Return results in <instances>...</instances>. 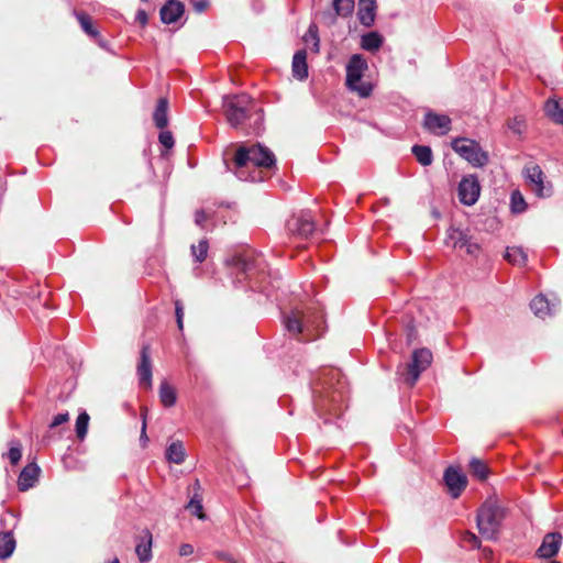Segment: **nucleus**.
I'll list each match as a JSON object with an SVG mask.
<instances>
[{
  "instance_id": "nucleus-1",
  "label": "nucleus",
  "mask_w": 563,
  "mask_h": 563,
  "mask_svg": "<svg viewBox=\"0 0 563 563\" xmlns=\"http://www.w3.org/2000/svg\"><path fill=\"white\" fill-rule=\"evenodd\" d=\"M274 164L275 156L268 147L261 144L241 146L234 155V174L241 180L255 181L261 179L260 172L249 173L250 166L268 168Z\"/></svg>"
},
{
  "instance_id": "nucleus-2",
  "label": "nucleus",
  "mask_w": 563,
  "mask_h": 563,
  "mask_svg": "<svg viewBox=\"0 0 563 563\" xmlns=\"http://www.w3.org/2000/svg\"><path fill=\"white\" fill-rule=\"evenodd\" d=\"M223 109L228 123L232 128H239L255 115L252 125L253 131L258 132L262 128V111L256 108L252 98L245 93L235 96H225L223 98Z\"/></svg>"
},
{
  "instance_id": "nucleus-3",
  "label": "nucleus",
  "mask_w": 563,
  "mask_h": 563,
  "mask_svg": "<svg viewBox=\"0 0 563 563\" xmlns=\"http://www.w3.org/2000/svg\"><path fill=\"white\" fill-rule=\"evenodd\" d=\"M504 518L505 511L498 499L488 498L477 514V527L482 536L495 539Z\"/></svg>"
},
{
  "instance_id": "nucleus-4",
  "label": "nucleus",
  "mask_w": 563,
  "mask_h": 563,
  "mask_svg": "<svg viewBox=\"0 0 563 563\" xmlns=\"http://www.w3.org/2000/svg\"><path fill=\"white\" fill-rule=\"evenodd\" d=\"M367 67L366 59L360 54L352 55L346 65V86L362 98L368 97L373 90L369 82L362 80Z\"/></svg>"
},
{
  "instance_id": "nucleus-5",
  "label": "nucleus",
  "mask_w": 563,
  "mask_h": 563,
  "mask_svg": "<svg viewBox=\"0 0 563 563\" xmlns=\"http://www.w3.org/2000/svg\"><path fill=\"white\" fill-rule=\"evenodd\" d=\"M452 148L474 167H483L488 162V155L479 144L471 139L457 137L452 141Z\"/></svg>"
},
{
  "instance_id": "nucleus-6",
  "label": "nucleus",
  "mask_w": 563,
  "mask_h": 563,
  "mask_svg": "<svg viewBox=\"0 0 563 563\" xmlns=\"http://www.w3.org/2000/svg\"><path fill=\"white\" fill-rule=\"evenodd\" d=\"M523 176L531 191L539 198H545L552 194V185L545 181V175L537 164L526 165Z\"/></svg>"
},
{
  "instance_id": "nucleus-7",
  "label": "nucleus",
  "mask_w": 563,
  "mask_h": 563,
  "mask_svg": "<svg viewBox=\"0 0 563 563\" xmlns=\"http://www.w3.org/2000/svg\"><path fill=\"white\" fill-rule=\"evenodd\" d=\"M432 362V354L427 349L416 350L412 353L411 362L407 365L406 382L412 386L418 380L420 374L426 371Z\"/></svg>"
},
{
  "instance_id": "nucleus-8",
  "label": "nucleus",
  "mask_w": 563,
  "mask_h": 563,
  "mask_svg": "<svg viewBox=\"0 0 563 563\" xmlns=\"http://www.w3.org/2000/svg\"><path fill=\"white\" fill-rule=\"evenodd\" d=\"M288 232L299 239H308L316 230L314 221L309 212H300L287 221Z\"/></svg>"
},
{
  "instance_id": "nucleus-9",
  "label": "nucleus",
  "mask_w": 563,
  "mask_h": 563,
  "mask_svg": "<svg viewBox=\"0 0 563 563\" xmlns=\"http://www.w3.org/2000/svg\"><path fill=\"white\" fill-rule=\"evenodd\" d=\"M481 186L475 176L464 177L459 184V198L463 205L473 206L479 197Z\"/></svg>"
},
{
  "instance_id": "nucleus-10",
  "label": "nucleus",
  "mask_w": 563,
  "mask_h": 563,
  "mask_svg": "<svg viewBox=\"0 0 563 563\" xmlns=\"http://www.w3.org/2000/svg\"><path fill=\"white\" fill-rule=\"evenodd\" d=\"M444 482L450 495L457 498L465 489L467 479L466 476L454 467H449L444 473Z\"/></svg>"
},
{
  "instance_id": "nucleus-11",
  "label": "nucleus",
  "mask_w": 563,
  "mask_h": 563,
  "mask_svg": "<svg viewBox=\"0 0 563 563\" xmlns=\"http://www.w3.org/2000/svg\"><path fill=\"white\" fill-rule=\"evenodd\" d=\"M423 126L437 135H445L451 130V119L445 114L428 112L424 115Z\"/></svg>"
},
{
  "instance_id": "nucleus-12",
  "label": "nucleus",
  "mask_w": 563,
  "mask_h": 563,
  "mask_svg": "<svg viewBox=\"0 0 563 563\" xmlns=\"http://www.w3.org/2000/svg\"><path fill=\"white\" fill-rule=\"evenodd\" d=\"M137 376L140 385L142 387L146 389L152 387V362L148 345H144L141 350V360L137 366Z\"/></svg>"
},
{
  "instance_id": "nucleus-13",
  "label": "nucleus",
  "mask_w": 563,
  "mask_h": 563,
  "mask_svg": "<svg viewBox=\"0 0 563 563\" xmlns=\"http://www.w3.org/2000/svg\"><path fill=\"white\" fill-rule=\"evenodd\" d=\"M562 536L559 532L547 533L539 547L537 554L543 559H550L554 556L561 547Z\"/></svg>"
},
{
  "instance_id": "nucleus-14",
  "label": "nucleus",
  "mask_w": 563,
  "mask_h": 563,
  "mask_svg": "<svg viewBox=\"0 0 563 563\" xmlns=\"http://www.w3.org/2000/svg\"><path fill=\"white\" fill-rule=\"evenodd\" d=\"M559 303L560 300L556 297L550 300L545 296L539 295L532 299L530 307L537 317L544 319L553 313Z\"/></svg>"
},
{
  "instance_id": "nucleus-15",
  "label": "nucleus",
  "mask_w": 563,
  "mask_h": 563,
  "mask_svg": "<svg viewBox=\"0 0 563 563\" xmlns=\"http://www.w3.org/2000/svg\"><path fill=\"white\" fill-rule=\"evenodd\" d=\"M40 475V467L35 463L27 464L20 473L18 478V487L20 490L25 492L33 487L37 482Z\"/></svg>"
},
{
  "instance_id": "nucleus-16",
  "label": "nucleus",
  "mask_w": 563,
  "mask_h": 563,
  "mask_svg": "<svg viewBox=\"0 0 563 563\" xmlns=\"http://www.w3.org/2000/svg\"><path fill=\"white\" fill-rule=\"evenodd\" d=\"M159 13L163 23L172 24L184 14V4L178 0H169Z\"/></svg>"
},
{
  "instance_id": "nucleus-17",
  "label": "nucleus",
  "mask_w": 563,
  "mask_h": 563,
  "mask_svg": "<svg viewBox=\"0 0 563 563\" xmlns=\"http://www.w3.org/2000/svg\"><path fill=\"white\" fill-rule=\"evenodd\" d=\"M292 75L299 80L308 77L307 52L299 49L295 53L291 64Z\"/></svg>"
},
{
  "instance_id": "nucleus-18",
  "label": "nucleus",
  "mask_w": 563,
  "mask_h": 563,
  "mask_svg": "<svg viewBox=\"0 0 563 563\" xmlns=\"http://www.w3.org/2000/svg\"><path fill=\"white\" fill-rule=\"evenodd\" d=\"M544 112L553 122L563 124V99H548L544 103Z\"/></svg>"
},
{
  "instance_id": "nucleus-19",
  "label": "nucleus",
  "mask_w": 563,
  "mask_h": 563,
  "mask_svg": "<svg viewBox=\"0 0 563 563\" xmlns=\"http://www.w3.org/2000/svg\"><path fill=\"white\" fill-rule=\"evenodd\" d=\"M152 533L146 529L143 531L140 542L136 544L135 552L141 562L150 561L152 558Z\"/></svg>"
},
{
  "instance_id": "nucleus-20",
  "label": "nucleus",
  "mask_w": 563,
  "mask_h": 563,
  "mask_svg": "<svg viewBox=\"0 0 563 563\" xmlns=\"http://www.w3.org/2000/svg\"><path fill=\"white\" fill-rule=\"evenodd\" d=\"M376 2L358 3L357 18L362 25L369 27L374 24L376 18Z\"/></svg>"
},
{
  "instance_id": "nucleus-21",
  "label": "nucleus",
  "mask_w": 563,
  "mask_h": 563,
  "mask_svg": "<svg viewBox=\"0 0 563 563\" xmlns=\"http://www.w3.org/2000/svg\"><path fill=\"white\" fill-rule=\"evenodd\" d=\"M468 235L460 229L451 228L448 231L445 244L455 250H463Z\"/></svg>"
},
{
  "instance_id": "nucleus-22",
  "label": "nucleus",
  "mask_w": 563,
  "mask_h": 563,
  "mask_svg": "<svg viewBox=\"0 0 563 563\" xmlns=\"http://www.w3.org/2000/svg\"><path fill=\"white\" fill-rule=\"evenodd\" d=\"M167 111L168 101L166 98H161L153 114V120L158 129H164L168 124Z\"/></svg>"
},
{
  "instance_id": "nucleus-23",
  "label": "nucleus",
  "mask_w": 563,
  "mask_h": 563,
  "mask_svg": "<svg viewBox=\"0 0 563 563\" xmlns=\"http://www.w3.org/2000/svg\"><path fill=\"white\" fill-rule=\"evenodd\" d=\"M383 36L377 32H369L361 37V47L368 52H376L383 44Z\"/></svg>"
},
{
  "instance_id": "nucleus-24",
  "label": "nucleus",
  "mask_w": 563,
  "mask_h": 563,
  "mask_svg": "<svg viewBox=\"0 0 563 563\" xmlns=\"http://www.w3.org/2000/svg\"><path fill=\"white\" fill-rule=\"evenodd\" d=\"M186 452L180 441H175L169 444L166 450V459L175 464H181L185 461Z\"/></svg>"
},
{
  "instance_id": "nucleus-25",
  "label": "nucleus",
  "mask_w": 563,
  "mask_h": 563,
  "mask_svg": "<svg viewBox=\"0 0 563 563\" xmlns=\"http://www.w3.org/2000/svg\"><path fill=\"white\" fill-rule=\"evenodd\" d=\"M15 549V540L11 532L0 533V560L8 559Z\"/></svg>"
},
{
  "instance_id": "nucleus-26",
  "label": "nucleus",
  "mask_w": 563,
  "mask_h": 563,
  "mask_svg": "<svg viewBox=\"0 0 563 563\" xmlns=\"http://www.w3.org/2000/svg\"><path fill=\"white\" fill-rule=\"evenodd\" d=\"M505 258L512 265L523 266L528 261V255L523 249L510 246L506 249Z\"/></svg>"
},
{
  "instance_id": "nucleus-27",
  "label": "nucleus",
  "mask_w": 563,
  "mask_h": 563,
  "mask_svg": "<svg viewBox=\"0 0 563 563\" xmlns=\"http://www.w3.org/2000/svg\"><path fill=\"white\" fill-rule=\"evenodd\" d=\"M159 399L163 406L173 407L176 404V390L166 382H162L159 385Z\"/></svg>"
},
{
  "instance_id": "nucleus-28",
  "label": "nucleus",
  "mask_w": 563,
  "mask_h": 563,
  "mask_svg": "<svg viewBox=\"0 0 563 563\" xmlns=\"http://www.w3.org/2000/svg\"><path fill=\"white\" fill-rule=\"evenodd\" d=\"M412 153L416 156L417 161L422 166H429L432 164L433 155H432V151L429 146L415 145L412 147Z\"/></svg>"
},
{
  "instance_id": "nucleus-29",
  "label": "nucleus",
  "mask_w": 563,
  "mask_h": 563,
  "mask_svg": "<svg viewBox=\"0 0 563 563\" xmlns=\"http://www.w3.org/2000/svg\"><path fill=\"white\" fill-rule=\"evenodd\" d=\"M470 468L472 474L481 481L485 479L488 475L487 465L479 459L473 457L470 461Z\"/></svg>"
},
{
  "instance_id": "nucleus-30",
  "label": "nucleus",
  "mask_w": 563,
  "mask_h": 563,
  "mask_svg": "<svg viewBox=\"0 0 563 563\" xmlns=\"http://www.w3.org/2000/svg\"><path fill=\"white\" fill-rule=\"evenodd\" d=\"M285 327L290 333L298 334L301 332V318L298 311L285 318Z\"/></svg>"
},
{
  "instance_id": "nucleus-31",
  "label": "nucleus",
  "mask_w": 563,
  "mask_h": 563,
  "mask_svg": "<svg viewBox=\"0 0 563 563\" xmlns=\"http://www.w3.org/2000/svg\"><path fill=\"white\" fill-rule=\"evenodd\" d=\"M89 419V415L85 411L79 413V416L77 417L76 435L79 440H84L88 432Z\"/></svg>"
},
{
  "instance_id": "nucleus-32",
  "label": "nucleus",
  "mask_w": 563,
  "mask_h": 563,
  "mask_svg": "<svg viewBox=\"0 0 563 563\" xmlns=\"http://www.w3.org/2000/svg\"><path fill=\"white\" fill-rule=\"evenodd\" d=\"M208 249L209 245L207 240H200L197 245H191V254L196 262L201 263L207 258Z\"/></svg>"
},
{
  "instance_id": "nucleus-33",
  "label": "nucleus",
  "mask_w": 563,
  "mask_h": 563,
  "mask_svg": "<svg viewBox=\"0 0 563 563\" xmlns=\"http://www.w3.org/2000/svg\"><path fill=\"white\" fill-rule=\"evenodd\" d=\"M76 16L78 22L80 23V26L88 35L93 37L99 35V32L93 26L89 15H87L86 13H77Z\"/></svg>"
},
{
  "instance_id": "nucleus-34",
  "label": "nucleus",
  "mask_w": 563,
  "mask_h": 563,
  "mask_svg": "<svg viewBox=\"0 0 563 563\" xmlns=\"http://www.w3.org/2000/svg\"><path fill=\"white\" fill-rule=\"evenodd\" d=\"M333 8L339 15H349L354 9L353 0H333Z\"/></svg>"
},
{
  "instance_id": "nucleus-35",
  "label": "nucleus",
  "mask_w": 563,
  "mask_h": 563,
  "mask_svg": "<svg viewBox=\"0 0 563 563\" xmlns=\"http://www.w3.org/2000/svg\"><path fill=\"white\" fill-rule=\"evenodd\" d=\"M21 456H22V451H21L20 442L19 441H11L10 442V450L8 452V457L10 460V462L13 465H15L21 460Z\"/></svg>"
},
{
  "instance_id": "nucleus-36",
  "label": "nucleus",
  "mask_w": 563,
  "mask_h": 563,
  "mask_svg": "<svg viewBox=\"0 0 563 563\" xmlns=\"http://www.w3.org/2000/svg\"><path fill=\"white\" fill-rule=\"evenodd\" d=\"M303 41L306 44L312 43L313 51L316 53L319 52V37L317 34V27L314 25H310L307 33L303 36Z\"/></svg>"
},
{
  "instance_id": "nucleus-37",
  "label": "nucleus",
  "mask_w": 563,
  "mask_h": 563,
  "mask_svg": "<svg viewBox=\"0 0 563 563\" xmlns=\"http://www.w3.org/2000/svg\"><path fill=\"white\" fill-rule=\"evenodd\" d=\"M527 208L526 201L519 191L511 194V209L514 212H522Z\"/></svg>"
},
{
  "instance_id": "nucleus-38",
  "label": "nucleus",
  "mask_w": 563,
  "mask_h": 563,
  "mask_svg": "<svg viewBox=\"0 0 563 563\" xmlns=\"http://www.w3.org/2000/svg\"><path fill=\"white\" fill-rule=\"evenodd\" d=\"M508 128L516 134H521L526 129V120L521 115H517L508 121Z\"/></svg>"
},
{
  "instance_id": "nucleus-39",
  "label": "nucleus",
  "mask_w": 563,
  "mask_h": 563,
  "mask_svg": "<svg viewBox=\"0 0 563 563\" xmlns=\"http://www.w3.org/2000/svg\"><path fill=\"white\" fill-rule=\"evenodd\" d=\"M187 508L191 511L192 515L197 516L199 519L203 520L206 518L200 499H197L196 497L191 498L187 505Z\"/></svg>"
},
{
  "instance_id": "nucleus-40",
  "label": "nucleus",
  "mask_w": 563,
  "mask_h": 563,
  "mask_svg": "<svg viewBox=\"0 0 563 563\" xmlns=\"http://www.w3.org/2000/svg\"><path fill=\"white\" fill-rule=\"evenodd\" d=\"M159 143L166 148L170 150L174 146V137L172 132L162 131L158 136Z\"/></svg>"
},
{
  "instance_id": "nucleus-41",
  "label": "nucleus",
  "mask_w": 563,
  "mask_h": 563,
  "mask_svg": "<svg viewBox=\"0 0 563 563\" xmlns=\"http://www.w3.org/2000/svg\"><path fill=\"white\" fill-rule=\"evenodd\" d=\"M463 250H465V252L471 256H477L481 246L477 242L473 241L472 238L468 236Z\"/></svg>"
},
{
  "instance_id": "nucleus-42",
  "label": "nucleus",
  "mask_w": 563,
  "mask_h": 563,
  "mask_svg": "<svg viewBox=\"0 0 563 563\" xmlns=\"http://www.w3.org/2000/svg\"><path fill=\"white\" fill-rule=\"evenodd\" d=\"M175 314L177 320V327L181 331L184 328V307L179 300L175 301Z\"/></svg>"
},
{
  "instance_id": "nucleus-43",
  "label": "nucleus",
  "mask_w": 563,
  "mask_h": 563,
  "mask_svg": "<svg viewBox=\"0 0 563 563\" xmlns=\"http://www.w3.org/2000/svg\"><path fill=\"white\" fill-rule=\"evenodd\" d=\"M68 419H69V415H68L67 412L58 413V415H56V416L53 418V420H52V422H51L49 427H51V428H55V427H57V426H59V424H63V423L67 422V421H68Z\"/></svg>"
},
{
  "instance_id": "nucleus-44",
  "label": "nucleus",
  "mask_w": 563,
  "mask_h": 563,
  "mask_svg": "<svg viewBox=\"0 0 563 563\" xmlns=\"http://www.w3.org/2000/svg\"><path fill=\"white\" fill-rule=\"evenodd\" d=\"M142 416H143V423H142V430H141L140 440L142 442V445L145 446L147 444V442H148V438H147V434H146V413L143 412Z\"/></svg>"
},
{
  "instance_id": "nucleus-45",
  "label": "nucleus",
  "mask_w": 563,
  "mask_h": 563,
  "mask_svg": "<svg viewBox=\"0 0 563 563\" xmlns=\"http://www.w3.org/2000/svg\"><path fill=\"white\" fill-rule=\"evenodd\" d=\"M135 21L140 23L141 26H145L148 21L147 13L144 10H137Z\"/></svg>"
},
{
  "instance_id": "nucleus-46",
  "label": "nucleus",
  "mask_w": 563,
  "mask_h": 563,
  "mask_svg": "<svg viewBox=\"0 0 563 563\" xmlns=\"http://www.w3.org/2000/svg\"><path fill=\"white\" fill-rule=\"evenodd\" d=\"M194 553V547L189 543H184L179 547L180 556H189Z\"/></svg>"
},
{
  "instance_id": "nucleus-47",
  "label": "nucleus",
  "mask_w": 563,
  "mask_h": 563,
  "mask_svg": "<svg viewBox=\"0 0 563 563\" xmlns=\"http://www.w3.org/2000/svg\"><path fill=\"white\" fill-rule=\"evenodd\" d=\"M207 216L202 210H198L195 213V222L197 225L202 227L203 222L206 221Z\"/></svg>"
},
{
  "instance_id": "nucleus-48",
  "label": "nucleus",
  "mask_w": 563,
  "mask_h": 563,
  "mask_svg": "<svg viewBox=\"0 0 563 563\" xmlns=\"http://www.w3.org/2000/svg\"><path fill=\"white\" fill-rule=\"evenodd\" d=\"M207 7H208V2L205 0L194 2V8L197 12H203Z\"/></svg>"
},
{
  "instance_id": "nucleus-49",
  "label": "nucleus",
  "mask_w": 563,
  "mask_h": 563,
  "mask_svg": "<svg viewBox=\"0 0 563 563\" xmlns=\"http://www.w3.org/2000/svg\"><path fill=\"white\" fill-rule=\"evenodd\" d=\"M465 541H468L472 544V547H474V548L479 545L478 538L475 534H473V533H467L465 536Z\"/></svg>"
},
{
  "instance_id": "nucleus-50",
  "label": "nucleus",
  "mask_w": 563,
  "mask_h": 563,
  "mask_svg": "<svg viewBox=\"0 0 563 563\" xmlns=\"http://www.w3.org/2000/svg\"><path fill=\"white\" fill-rule=\"evenodd\" d=\"M217 555H218V558L223 559V560H231L230 555L224 552H219Z\"/></svg>"
},
{
  "instance_id": "nucleus-51",
  "label": "nucleus",
  "mask_w": 563,
  "mask_h": 563,
  "mask_svg": "<svg viewBox=\"0 0 563 563\" xmlns=\"http://www.w3.org/2000/svg\"><path fill=\"white\" fill-rule=\"evenodd\" d=\"M376 2V0H358V3H367V4H371V3H374Z\"/></svg>"
},
{
  "instance_id": "nucleus-52",
  "label": "nucleus",
  "mask_w": 563,
  "mask_h": 563,
  "mask_svg": "<svg viewBox=\"0 0 563 563\" xmlns=\"http://www.w3.org/2000/svg\"><path fill=\"white\" fill-rule=\"evenodd\" d=\"M109 563H120V561H119L118 559H114V560H112V561H111V562H109Z\"/></svg>"
},
{
  "instance_id": "nucleus-53",
  "label": "nucleus",
  "mask_w": 563,
  "mask_h": 563,
  "mask_svg": "<svg viewBox=\"0 0 563 563\" xmlns=\"http://www.w3.org/2000/svg\"><path fill=\"white\" fill-rule=\"evenodd\" d=\"M549 563H561V562L553 560V561H550Z\"/></svg>"
}]
</instances>
